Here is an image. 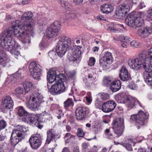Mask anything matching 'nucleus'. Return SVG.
I'll return each instance as SVG.
<instances>
[{
	"label": "nucleus",
	"mask_w": 152,
	"mask_h": 152,
	"mask_svg": "<svg viewBox=\"0 0 152 152\" xmlns=\"http://www.w3.org/2000/svg\"><path fill=\"white\" fill-rule=\"evenodd\" d=\"M22 25L20 20H16L15 24H13L10 29L4 31L1 34L0 41H2L3 39L7 41L10 39H14L12 38L13 34L18 38H21L22 42L24 44L28 42H30L29 40V37L33 36V30H30L24 27V26L20 27Z\"/></svg>",
	"instance_id": "f257e3e1"
},
{
	"label": "nucleus",
	"mask_w": 152,
	"mask_h": 152,
	"mask_svg": "<svg viewBox=\"0 0 152 152\" xmlns=\"http://www.w3.org/2000/svg\"><path fill=\"white\" fill-rule=\"evenodd\" d=\"M72 44L70 38L65 35L61 36L56 46V50L50 51L48 55L50 58L54 60L56 58V53L58 56L62 57L70 49Z\"/></svg>",
	"instance_id": "f03ea898"
},
{
	"label": "nucleus",
	"mask_w": 152,
	"mask_h": 152,
	"mask_svg": "<svg viewBox=\"0 0 152 152\" xmlns=\"http://www.w3.org/2000/svg\"><path fill=\"white\" fill-rule=\"evenodd\" d=\"M128 63L130 68L133 69L137 70L143 68L146 72L151 73L149 66L150 61L147 60L145 52L139 54L138 57L129 60Z\"/></svg>",
	"instance_id": "7ed1b4c3"
},
{
	"label": "nucleus",
	"mask_w": 152,
	"mask_h": 152,
	"mask_svg": "<svg viewBox=\"0 0 152 152\" xmlns=\"http://www.w3.org/2000/svg\"><path fill=\"white\" fill-rule=\"evenodd\" d=\"M115 99L118 103L126 104L129 109L133 108L135 106V104L137 103L140 107H142L141 103L136 98L123 93L117 95L115 97Z\"/></svg>",
	"instance_id": "20e7f679"
},
{
	"label": "nucleus",
	"mask_w": 152,
	"mask_h": 152,
	"mask_svg": "<svg viewBox=\"0 0 152 152\" xmlns=\"http://www.w3.org/2000/svg\"><path fill=\"white\" fill-rule=\"evenodd\" d=\"M19 130L15 129L13 130L10 138V142L12 145L15 146L20 141L24 139L25 137L23 133L28 131L27 128L21 125L17 126Z\"/></svg>",
	"instance_id": "39448f33"
},
{
	"label": "nucleus",
	"mask_w": 152,
	"mask_h": 152,
	"mask_svg": "<svg viewBox=\"0 0 152 152\" xmlns=\"http://www.w3.org/2000/svg\"><path fill=\"white\" fill-rule=\"evenodd\" d=\"M148 118V113L140 110L137 114L131 115L130 120L131 122L136 123L137 129H139L140 126L145 125Z\"/></svg>",
	"instance_id": "423d86ee"
},
{
	"label": "nucleus",
	"mask_w": 152,
	"mask_h": 152,
	"mask_svg": "<svg viewBox=\"0 0 152 152\" xmlns=\"http://www.w3.org/2000/svg\"><path fill=\"white\" fill-rule=\"evenodd\" d=\"M10 39L7 41H4L3 39L2 41H0V45L2 48L9 51L14 57L18 58L17 57L20 55V52L15 50V46L16 45H18V44L14 39Z\"/></svg>",
	"instance_id": "0eeeda50"
},
{
	"label": "nucleus",
	"mask_w": 152,
	"mask_h": 152,
	"mask_svg": "<svg viewBox=\"0 0 152 152\" xmlns=\"http://www.w3.org/2000/svg\"><path fill=\"white\" fill-rule=\"evenodd\" d=\"M33 13L30 11L23 14L21 16V20L24 21L21 23L22 25L20 26V27H23L24 26V27L28 29L33 30L35 24L34 20L33 19Z\"/></svg>",
	"instance_id": "6e6552de"
},
{
	"label": "nucleus",
	"mask_w": 152,
	"mask_h": 152,
	"mask_svg": "<svg viewBox=\"0 0 152 152\" xmlns=\"http://www.w3.org/2000/svg\"><path fill=\"white\" fill-rule=\"evenodd\" d=\"M43 97L39 93H35L33 97L27 103L26 106L30 109L33 111L37 110L41 103L44 102Z\"/></svg>",
	"instance_id": "1a4fd4ad"
},
{
	"label": "nucleus",
	"mask_w": 152,
	"mask_h": 152,
	"mask_svg": "<svg viewBox=\"0 0 152 152\" xmlns=\"http://www.w3.org/2000/svg\"><path fill=\"white\" fill-rule=\"evenodd\" d=\"M64 79L61 78L57 81L50 88L47 84L48 88L49 89L50 93L53 95H58L64 92L65 88L64 83Z\"/></svg>",
	"instance_id": "9d476101"
},
{
	"label": "nucleus",
	"mask_w": 152,
	"mask_h": 152,
	"mask_svg": "<svg viewBox=\"0 0 152 152\" xmlns=\"http://www.w3.org/2000/svg\"><path fill=\"white\" fill-rule=\"evenodd\" d=\"M61 24L56 21L48 27L46 31L47 36L48 38L55 37L58 35L60 30Z\"/></svg>",
	"instance_id": "9b49d317"
},
{
	"label": "nucleus",
	"mask_w": 152,
	"mask_h": 152,
	"mask_svg": "<svg viewBox=\"0 0 152 152\" xmlns=\"http://www.w3.org/2000/svg\"><path fill=\"white\" fill-rule=\"evenodd\" d=\"M29 69L33 77L39 79L41 75V66L35 61L31 62L29 64Z\"/></svg>",
	"instance_id": "f8f14e48"
},
{
	"label": "nucleus",
	"mask_w": 152,
	"mask_h": 152,
	"mask_svg": "<svg viewBox=\"0 0 152 152\" xmlns=\"http://www.w3.org/2000/svg\"><path fill=\"white\" fill-rule=\"evenodd\" d=\"M130 7L126 3H123L117 8L115 12L116 18L119 19H122L125 15L129 11Z\"/></svg>",
	"instance_id": "ddd939ff"
},
{
	"label": "nucleus",
	"mask_w": 152,
	"mask_h": 152,
	"mask_svg": "<svg viewBox=\"0 0 152 152\" xmlns=\"http://www.w3.org/2000/svg\"><path fill=\"white\" fill-rule=\"evenodd\" d=\"M113 124V129L114 133L118 137L122 135L124 127L123 120L120 118L117 121H114Z\"/></svg>",
	"instance_id": "4468645a"
},
{
	"label": "nucleus",
	"mask_w": 152,
	"mask_h": 152,
	"mask_svg": "<svg viewBox=\"0 0 152 152\" xmlns=\"http://www.w3.org/2000/svg\"><path fill=\"white\" fill-rule=\"evenodd\" d=\"M31 148L35 150L37 149L41 146L42 141L40 134H36L32 135L29 140Z\"/></svg>",
	"instance_id": "2eb2a0df"
},
{
	"label": "nucleus",
	"mask_w": 152,
	"mask_h": 152,
	"mask_svg": "<svg viewBox=\"0 0 152 152\" xmlns=\"http://www.w3.org/2000/svg\"><path fill=\"white\" fill-rule=\"evenodd\" d=\"M113 61L111 53L109 52H107L103 54L99 59V62L101 65L104 67L111 64Z\"/></svg>",
	"instance_id": "dca6fc26"
},
{
	"label": "nucleus",
	"mask_w": 152,
	"mask_h": 152,
	"mask_svg": "<svg viewBox=\"0 0 152 152\" xmlns=\"http://www.w3.org/2000/svg\"><path fill=\"white\" fill-rule=\"evenodd\" d=\"M116 103L114 101H109L104 103L102 106V110L105 113L112 111L116 106Z\"/></svg>",
	"instance_id": "f3484780"
},
{
	"label": "nucleus",
	"mask_w": 152,
	"mask_h": 152,
	"mask_svg": "<svg viewBox=\"0 0 152 152\" xmlns=\"http://www.w3.org/2000/svg\"><path fill=\"white\" fill-rule=\"evenodd\" d=\"M56 72L54 70L50 71L48 72L47 75V79L50 83H52L55 81L56 82L57 81H58L61 78L60 76H62V74H60L56 75Z\"/></svg>",
	"instance_id": "a211bd4d"
},
{
	"label": "nucleus",
	"mask_w": 152,
	"mask_h": 152,
	"mask_svg": "<svg viewBox=\"0 0 152 152\" xmlns=\"http://www.w3.org/2000/svg\"><path fill=\"white\" fill-rule=\"evenodd\" d=\"M3 107L7 109L13 108L14 103L12 98L9 96H5L2 99Z\"/></svg>",
	"instance_id": "6ab92c4d"
},
{
	"label": "nucleus",
	"mask_w": 152,
	"mask_h": 152,
	"mask_svg": "<svg viewBox=\"0 0 152 152\" xmlns=\"http://www.w3.org/2000/svg\"><path fill=\"white\" fill-rule=\"evenodd\" d=\"M86 109L85 107H79L75 111L76 118L78 120H83L86 117Z\"/></svg>",
	"instance_id": "aec40b11"
},
{
	"label": "nucleus",
	"mask_w": 152,
	"mask_h": 152,
	"mask_svg": "<svg viewBox=\"0 0 152 152\" xmlns=\"http://www.w3.org/2000/svg\"><path fill=\"white\" fill-rule=\"evenodd\" d=\"M119 76L121 79L124 81L128 80L131 77L127 69L124 66H123L120 69Z\"/></svg>",
	"instance_id": "412c9836"
},
{
	"label": "nucleus",
	"mask_w": 152,
	"mask_h": 152,
	"mask_svg": "<svg viewBox=\"0 0 152 152\" xmlns=\"http://www.w3.org/2000/svg\"><path fill=\"white\" fill-rule=\"evenodd\" d=\"M37 119V116L34 114H29L26 117L22 118V121L31 125L36 123Z\"/></svg>",
	"instance_id": "4be33fe9"
},
{
	"label": "nucleus",
	"mask_w": 152,
	"mask_h": 152,
	"mask_svg": "<svg viewBox=\"0 0 152 152\" xmlns=\"http://www.w3.org/2000/svg\"><path fill=\"white\" fill-rule=\"evenodd\" d=\"M134 28L140 27L142 25L144 20L141 13H138L134 17Z\"/></svg>",
	"instance_id": "5701e85b"
},
{
	"label": "nucleus",
	"mask_w": 152,
	"mask_h": 152,
	"mask_svg": "<svg viewBox=\"0 0 152 152\" xmlns=\"http://www.w3.org/2000/svg\"><path fill=\"white\" fill-rule=\"evenodd\" d=\"M58 135L53 129H51L47 131V138L46 141V143L49 144L51 140L55 139Z\"/></svg>",
	"instance_id": "b1692460"
},
{
	"label": "nucleus",
	"mask_w": 152,
	"mask_h": 152,
	"mask_svg": "<svg viewBox=\"0 0 152 152\" xmlns=\"http://www.w3.org/2000/svg\"><path fill=\"white\" fill-rule=\"evenodd\" d=\"M137 34L138 36L141 38H145L149 35L147 27H142L137 30Z\"/></svg>",
	"instance_id": "393cba45"
},
{
	"label": "nucleus",
	"mask_w": 152,
	"mask_h": 152,
	"mask_svg": "<svg viewBox=\"0 0 152 152\" xmlns=\"http://www.w3.org/2000/svg\"><path fill=\"white\" fill-rule=\"evenodd\" d=\"M113 9V7L111 4H104L100 7L101 10L102 12L106 14L111 12Z\"/></svg>",
	"instance_id": "a878e982"
},
{
	"label": "nucleus",
	"mask_w": 152,
	"mask_h": 152,
	"mask_svg": "<svg viewBox=\"0 0 152 152\" xmlns=\"http://www.w3.org/2000/svg\"><path fill=\"white\" fill-rule=\"evenodd\" d=\"M121 87V84L120 81L118 80L113 82L110 86V88L113 92H115L119 90Z\"/></svg>",
	"instance_id": "bb28decb"
},
{
	"label": "nucleus",
	"mask_w": 152,
	"mask_h": 152,
	"mask_svg": "<svg viewBox=\"0 0 152 152\" xmlns=\"http://www.w3.org/2000/svg\"><path fill=\"white\" fill-rule=\"evenodd\" d=\"M134 17L131 15H128L125 19V23L129 26L134 28Z\"/></svg>",
	"instance_id": "cd10ccee"
},
{
	"label": "nucleus",
	"mask_w": 152,
	"mask_h": 152,
	"mask_svg": "<svg viewBox=\"0 0 152 152\" xmlns=\"http://www.w3.org/2000/svg\"><path fill=\"white\" fill-rule=\"evenodd\" d=\"M147 58L148 61H150L149 65L150 72H152V47L148 50V53H146Z\"/></svg>",
	"instance_id": "c85d7f7f"
},
{
	"label": "nucleus",
	"mask_w": 152,
	"mask_h": 152,
	"mask_svg": "<svg viewBox=\"0 0 152 152\" xmlns=\"http://www.w3.org/2000/svg\"><path fill=\"white\" fill-rule=\"evenodd\" d=\"M33 86V83L31 82L26 81L23 84V86L25 89V92H28L32 89Z\"/></svg>",
	"instance_id": "c756f323"
},
{
	"label": "nucleus",
	"mask_w": 152,
	"mask_h": 152,
	"mask_svg": "<svg viewBox=\"0 0 152 152\" xmlns=\"http://www.w3.org/2000/svg\"><path fill=\"white\" fill-rule=\"evenodd\" d=\"M29 114L24 109L23 107L19 106L18 107V114L19 116L26 118Z\"/></svg>",
	"instance_id": "7c9ffc66"
},
{
	"label": "nucleus",
	"mask_w": 152,
	"mask_h": 152,
	"mask_svg": "<svg viewBox=\"0 0 152 152\" xmlns=\"http://www.w3.org/2000/svg\"><path fill=\"white\" fill-rule=\"evenodd\" d=\"M121 43L122 46L123 48H126L128 45V42L130 40L131 38L129 37L124 36L121 37Z\"/></svg>",
	"instance_id": "2f4dec72"
},
{
	"label": "nucleus",
	"mask_w": 152,
	"mask_h": 152,
	"mask_svg": "<svg viewBox=\"0 0 152 152\" xmlns=\"http://www.w3.org/2000/svg\"><path fill=\"white\" fill-rule=\"evenodd\" d=\"M80 57L78 56L71 54L68 57V59L70 61L73 62L78 64L80 62Z\"/></svg>",
	"instance_id": "473e14b6"
},
{
	"label": "nucleus",
	"mask_w": 152,
	"mask_h": 152,
	"mask_svg": "<svg viewBox=\"0 0 152 152\" xmlns=\"http://www.w3.org/2000/svg\"><path fill=\"white\" fill-rule=\"evenodd\" d=\"M144 78L145 81L148 85L152 86V76L149 74H144Z\"/></svg>",
	"instance_id": "72a5a7b5"
},
{
	"label": "nucleus",
	"mask_w": 152,
	"mask_h": 152,
	"mask_svg": "<svg viewBox=\"0 0 152 152\" xmlns=\"http://www.w3.org/2000/svg\"><path fill=\"white\" fill-rule=\"evenodd\" d=\"M81 47L79 46H74L72 50V54L73 55L78 56L80 57L81 53Z\"/></svg>",
	"instance_id": "f704fd0d"
},
{
	"label": "nucleus",
	"mask_w": 152,
	"mask_h": 152,
	"mask_svg": "<svg viewBox=\"0 0 152 152\" xmlns=\"http://www.w3.org/2000/svg\"><path fill=\"white\" fill-rule=\"evenodd\" d=\"M62 6L67 11H72L73 8L70 3L68 1H63L61 2Z\"/></svg>",
	"instance_id": "c9c22d12"
},
{
	"label": "nucleus",
	"mask_w": 152,
	"mask_h": 152,
	"mask_svg": "<svg viewBox=\"0 0 152 152\" xmlns=\"http://www.w3.org/2000/svg\"><path fill=\"white\" fill-rule=\"evenodd\" d=\"M24 90L23 88L18 87L15 90V95L18 98H21L23 96Z\"/></svg>",
	"instance_id": "e433bc0d"
},
{
	"label": "nucleus",
	"mask_w": 152,
	"mask_h": 152,
	"mask_svg": "<svg viewBox=\"0 0 152 152\" xmlns=\"http://www.w3.org/2000/svg\"><path fill=\"white\" fill-rule=\"evenodd\" d=\"M64 106L65 109H66L70 106H73L74 105L73 103L71 98H68L64 102Z\"/></svg>",
	"instance_id": "4c0bfd02"
},
{
	"label": "nucleus",
	"mask_w": 152,
	"mask_h": 152,
	"mask_svg": "<svg viewBox=\"0 0 152 152\" xmlns=\"http://www.w3.org/2000/svg\"><path fill=\"white\" fill-rule=\"evenodd\" d=\"M113 82V81H112V79L110 77H107L104 79L103 80V83L106 86H109L110 87Z\"/></svg>",
	"instance_id": "58836bf2"
},
{
	"label": "nucleus",
	"mask_w": 152,
	"mask_h": 152,
	"mask_svg": "<svg viewBox=\"0 0 152 152\" xmlns=\"http://www.w3.org/2000/svg\"><path fill=\"white\" fill-rule=\"evenodd\" d=\"M130 45L133 48H139L141 46L142 44L137 41L133 40L130 42Z\"/></svg>",
	"instance_id": "ea45409f"
},
{
	"label": "nucleus",
	"mask_w": 152,
	"mask_h": 152,
	"mask_svg": "<svg viewBox=\"0 0 152 152\" xmlns=\"http://www.w3.org/2000/svg\"><path fill=\"white\" fill-rule=\"evenodd\" d=\"M16 78L13 76H8L5 81L6 84H10L11 83H13L15 81Z\"/></svg>",
	"instance_id": "a19ab883"
},
{
	"label": "nucleus",
	"mask_w": 152,
	"mask_h": 152,
	"mask_svg": "<svg viewBox=\"0 0 152 152\" xmlns=\"http://www.w3.org/2000/svg\"><path fill=\"white\" fill-rule=\"evenodd\" d=\"M120 144L125 147L127 150L129 151H132V146L130 144L123 142H121Z\"/></svg>",
	"instance_id": "79ce46f5"
},
{
	"label": "nucleus",
	"mask_w": 152,
	"mask_h": 152,
	"mask_svg": "<svg viewBox=\"0 0 152 152\" xmlns=\"http://www.w3.org/2000/svg\"><path fill=\"white\" fill-rule=\"evenodd\" d=\"M138 1L139 0H126L125 2L127 3V4L129 5L130 8L132 7L133 4H136Z\"/></svg>",
	"instance_id": "37998d69"
},
{
	"label": "nucleus",
	"mask_w": 152,
	"mask_h": 152,
	"mask_svg": "<svg viewBox=\"0 0 152 152\" xmlns=\"http://www.w3.org/2000/svg\"><path fill=\"white\" fill-rule=\"evenodd\" d=\"M105 135L108 138H113V134L110 132L109 129H106L104 133Z\"/></svg>",
	"instance_id": "c03bdc74"
},
{
	"label": "nucleus",
	"mask_w": 152,
	"mask_h": 152,
	"mask_svg": "<svg viewBox=\"0 0 152 152\" xmlns=\"http://www.w3.org/2000/svg\"><path fill=\"white\" fill-rule=\"evenodd\" d=\"M77 134L78 137H83L84 136L85 134L83 132L82 129L78 128L77 129Z\"/></svg>",
	"instance_id": "a18cd8bd"
},
{
	"label": "nucleus",
	"mask_w": 152,
	"mask_h": 152,
	"mask_svg": "<svg viewBox=\"0 0 152 152\" xmlns=\"http://www.w3.org/2000/svg\"><path fill=\"white\" fill-rule=\"evenodd\" d=\"M67 13L69 14V17L72 18H74L77 16L76 13L73 10L72 11H69Z\"/></svg>",
	"instance_id": "49530a36"
},
{
	"label": "nucleus",
	"mask_w": 152,
	"mask_h": 152,
	"mask_svg": "<svg viewBox=\"0 0 152 152\" xmlns=\"http://www.w3.org/2000/svg\"><path fill=\"white\" fill-rule=\"evenodd\" d=\"M6 124V123L4 120H0V130L4 129Z\"/></svg>",
	"instance_id": "de8ad7c7"
},
{
	"label": "nucleus",
	"mask_w": 152,
	"mask_h": 152,
	"mask_svg": "<svg viewBox=\"0 0 152 152\" xmlns=\"http://www.w3.org/2000/svg\"><path fill=\"white\" fill-rule=\"evenodd\" d=\"M147 17L149 20L152 21V9H149L148 10Z\"/></svg>",
	"instance_id": "09e8293b"
},
{
	"label": "nucleus",
	"mask_w": 152,
	"mask_h": 152,
	"mask_svg": "<svg viewBox=\"0 0 152 152\" xmlns=\"http://www.w3.org/2000/svg\"><path fill=\"white\" fill-rule=\"evenodd\" d=\"M95 62V59L93 57H91L88 62V64L89 65L91 66L94 65Z\"/></svg>",
	"instance_id": "8fccbe9b"
},
{
	"label": "nucleus",
	"mask_w": 152,
	"mask_h": 152,
	"mask_svg": "<svg viewBox=\"0 0 152 152\" xmlns=\"http://www.w3.org/2000/svg\"><path fill=\"white\" fill-rule=\"evenodd\" d=\"M76 74V72L75 71H73L68 72L67 74V75L69 77L72 78Z\"/></svg>",
	"instance_id": "3c124183"
},
{
	"label": "nucleus",
	"mask_w": 152,
	"mask_h": 152,
	"mask_svg": "<svg viewBox=\"0 0 152 152\" xmlns=\"http://www.w3.org/2000/svg\"><path fill=\"white\" fill-rule=\"evenodd\" d=\"M75 138V136L73 135H71L69 138L64 139L65 143H69L70 141V140L71 139H74Z\"/></svg>",
	"instance_id": "603ef678"
},
{
	"label": "nucleus",
	"mask_w": 152,
	"mask_h": 152,
	"mask_svg": "<svg viewBox=\"0 0 152 152\" xmlns=\"http://www.w3.org/2000/svg\"><path fill=\"white\" fill-rule=\"evenodd\" d=\"M102 103L100 102H99L98 100H96V101L95 106L96 108L99 109L101 108L102 107Z\"/></svg>",
	"instance_id": "864d4df0"
},
{
	"label": "nucleus",
	"mask_w": 152,
	"mask_h": 152,
	"mask_svg": "<svg viewBox=\"0 0 152 152\" xmlns=\"http://www.w3.org/2000/svg\"><path fill=\"white\" fill-rule=\"evenodd\" d=\"M129 88L132 90H134L136 88L137 86L133 83H131L129 85Z\"/></svg>",
	"instance_id": "5fc2aeb1"
},
{
	"label": "nucleus",
	"mask_w": 152,
	"mask_h": 152,
	"mask_svg": "<svg viewBox=\"0 0 152 152\" xmlns=\"http://www.w3.org/2000/svg\"><path fill=\"white\" fill-rule=\"evenodd\" d=\"M86 98L87 102L88 103V104L91 103L92 101V98L91 96L90 95H89L86 96Z\"/></svg>",
	"instance_id": "6e6d98bb"
},
{
	"label": "nucleus",
	"mask_w": 152,
	"mask_h": 152,
	"mask_svg": "<svg viewBox=\"0 0 152 152\" xmlns=\"http://www.w3.org/2000/svg\"><path fill=\"white\" fill-rule=\"evenodd\" d=\"M108 97V95L106 94L103 93L101 96V99L102 100L107 99Z\"/></svg>",
	"instance_id": "4d7b16f0"
},
{
	"label": "nucleus",
	"mask_w": 152,
	"mask_h": 152,
	"mask_svg": "<svg viewBox=\"0 0 152 152\" xmlns=\"http://www.w3.org/2000/svg\"><path fill=\"white\" fill-rule=\"evenodd\" d=\"M57 113L58 114V115L57 117V118L60 119L62 116H63L64 115V113L62 112V111L61 110H58V111Z\"/></svg>",
	"instance_id": "13d9d810"
},
{
	"label": "nucleus",
	"mask_w": 152,
	"mask_h": 152,
	"mask_svg": "<svg viewBox=\"0 0 152 152\" xmlns=\"http://www.w3.org/2000/svg\"><path fill=\"white\" fill-rule=\"evenodd\" d=\"M145 5L143 1H141L138 6V7L140 9H142L145 7Z\"/></svg>",
	"instance_id": "bf43d9fd"
},
{
	"label": "nucleus",
	"mask_w": 152,
	"mask_h": 152,
	"mask_svg": "<svg viewBox=\"0 0 152 152\" xmlns=\"http://www.w3.org/2000/svg\"><path fill=\"white\" fill-rule=\"evenodd\" d=\"M83 0H74V2L77 5H78L82 3Z\"/></svg>",
	"instance_id": "052dcab7"
},
{
	"label": "nucleus",
	"mask_w": 152,
	"mask_h": 152,
	"mask_svg": "<svg viewBox=\"0 0 152 152\" xmlns=\"http://www.w3.org/2000/svg\"><path fill=\"white\" fill-rule=\"evenodd\" d=\"M149 34H152V25L149 27H147Z\"/></svg>",
	"instance_id": "680f3d73"
},
{
	"label": "nucleus",
	"mask_w": 152,
	"mask_h": 152,
	"mask_svg": "<svg viewBox=\"0 0 152 152\" xmlns=\"http://www.w3.org/2000/svg\"><path fill=\"white\" fill-rule=\"evenodd\" d=\"M39 47L40 49H43L44 47V43L43 42H40L39 45Z\"/></svg>",
	"instance_id": "e2e57ef3"
},
{
	"label": "nucleus",
	"mask_w": 152,
	"mask_h": 152,
	"mask_svg": "<svg viewBox=\"0 0 152 152\" xmlns=\"http://www.w3.org/2000/svg\"><path fill=\"white\" fill-rule=\"evenodd\" d=\"M62 152H70V151L68 148L64 147L63 149Z\"/></svg>",
	"instance_id": "0e129e2a"
},
{
	"label": "nucleus",
	"mask_w": 152,
	"mask_h": 152,
	"mask_svg": "<svg viewBox=\"0 0 152 152\" xmlns=\"http://www.w3.org/2000/svg\"><path fill=\"white\" fill-rule=\"evenodd\" d=\"M88 78L89 79H91V80L94 79V77L92 74L89 73L88 75Z\"/></svg>",
	"instance_id": "69168bd1"
},
{
	"label": "nucleus",
	"mask_w": 152,
	"mask_h": 152,
	"mask_svg": "<svg viewBox=\"0 0 152 152\" xmlns=\"http://www.w3.org/2000/svg\"><path fill=\"white\" fill-rule=\"evenodd\" d=\"M38 23L40 25H42L44 23V22H43L42 19H40L38 21Z\"/></svg>",
	"instance_id": "338daca9"
},
{
	"label": "nucleus",
	"mask_w": 152,
	"mask_h": 152,
	"mask_svg": "<svg viewBox=\"0 0 152 152\" xmlns=\"http://www.w3.org/2000/svg\"><path fill=\"white\" fill-rule=\"evenodd\" d=\"M73 152H79L78 147H74Z\"/></svg>",
	"instance_id": "774afa93"
}]
</instances>
